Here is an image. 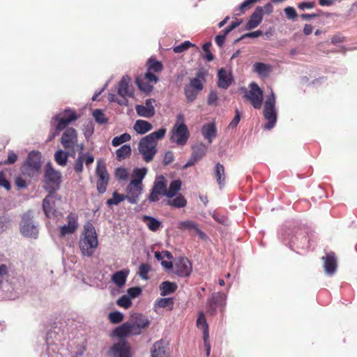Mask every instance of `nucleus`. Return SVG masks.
Masks as SVG:
<instances>
[{
	"label": "nucleus",
	"instance_id": "61",
	"mask_svg": "<svg viewBox=\"0 0 357 357\" xmlns=\"http://www.w3.org/2000/svg\"><path fill=\"white\" fill-rule=\"evenodd\" d=\"M128 173L126 168L119 167L116 170V176L119 179H126L128 178Z\"/></svg>",
	"mask_w": 357,
	"mask_h": 357
},
{
	"label": "nucleus",
	"instance_id": "1",
	"mask_svg": "<svg viewBox=\"0 0 357 357\" xmlns=\"http://www.w3.org/2000/svg\"><path fill=\"white\" fill-rule=\"evenodd\" d=\"M150 321L147 317L140 313H135L131 315L129 321L122 324L113 331V335L119 338H123L131 335H137L142 331L149 327Z\"/></svg>",
	"mask_w": 357,
	"mask_h": 357
},
{
	"label": "nucleus",
	"instance_id": "59",
	"mask_svg": "<svg viewBox=\"0 0 357 357\" xmlns=\"http://www.w3.org/2000/svg\"><path fill=\"white\" fill-rule=\"evenodd\" d=\"M0 186L4 188L6 190H10L11 185L10 182L6 178L3 172H0Z\"/></svg>",
	"mask_w": 357,
	"mask_h": 357
},
{
	"label": "nucleus",
	"instance_id": "39",
	"mask_svg": "<svg viewBox=\"0 0 357 357\" xmlns=\"http://www.w3.org/2000/svg\"><path fill=\"white\" fill-rule=\"evenodd\" d=\"M260 0H245L243 1L238 8L235 10V15H241L245 11L250 10L256 3Z\"/></svg>",
	"mask_w": 357,
	"mask_h": 357
},
{
	"label": "nucleus",
	"instance_id": "40",
	"mask_svg": "<svg viewBox=\"0 0 357 357\" xmlns=\"http://www.w3.org/2000/svg\"><path fill=\"white\" fill-rule=\"evenodd\" d=\"M70 153L64 152L62 150H58L54 154V159L56 162L61 166H65L67 163V160Z\"/></svg>",
	"mask_w": 357,
	"mask_h": 357
},
{
	"label": "nucleus",
	"instance_id": "55",
	"mask_svg": "<svg viewBox=\"0 0 357 357\" xmlns=\"http://www.w3.org/2000/svg\"><path fill=\"white\" fill-rule=\"evenodd\" d=\"M211 45V43H206L202 47V49H203L204 52H205L203 57L204 59L207 60L208 61H211L214 59V56L213 55V54L211 52V51L209 50Z\"/></svg>",
	"mask_w": 357,
	"mask_h": 357
},
{
	"label": "nucleus",
	"instance_id": "51",
	"mask_svg": "<svg viewBox=\"0 0 357 357\" xmlns=\"http://www.w3.org/2000/svg\"><path fill=\"white\" fill-rule=\"evenodd\" d=\"M190 47H195L196 50L199 51V48L196 47L195 44L191 43L190 41H185L181 45L174 47L173 51L175 53H181L189 49Z\"/></svg>",
	"mask_w": 357,
	"mask_h": 357
},
{
	"label": "nucleus",
	"instance_id": "41",
	"mask_svg": "<svg viewBox=\"0 0 357 357\" xmlns=\"http://www.w3.org/2000/svg\"><path fill=\"white\" fill-rule=\"evenodd\" d=\"M127 273L123 271H119L116 272L112 275V281L118 287H121L123 286L126 281Z\"/></svg>",
	"mask_w": 357,
	"mask_h": 357
},
{
	"label": "nucleus",
	"instance_id": "63",
	"mask_svg": "<svg viewBox=\"0 0 357 357\" xmlns=\"http://www.w3.org/2000/svg\"><path fill=\"white\" fill-rule=\"evenodd\" d=\"M174 160V153L172 151H169L165 154V157L163 159V164L165 165H168L172 163Z\"/></svg>",
	"mask_w": 357,
	"mask_h": 357
},
{
	"label": "nucleus",
	"instance_id": "25",
	"mask_svg": "<svg viewBox=\"0 0 357 357\" xmlns=\"http://www.w3.org/2000/svg\"><path fill=\"white\" fill-rule=\"evenodd\" d=\"M218 86L220 88L227 89L232 82V77L227 70L224 68H221L218 73Z\"/></svg>",
	"mask_w": 357,
	"mask_h": 357
},
{
	"label": "nucleus",
	"instance_id": "43",
	"mask_svg": "<svg viewBox=\"0 0 357 357\" xmlns=\"http://www.w3.org/2000/svg\"><path fill=\"white\" fill-rule=\"evenodd\" d=\"M116 158L119 160H121L128 158L131 154V148L130 145H123L116 151Z\"/></svg>",
	"mask_w": 357,
	"mask_h": 357
},
{
	"label": "nucleus",
	"instance_id": "28",
	"mask_svg": "<svg viewBox=\"0 0 357 357\" xmlns=\"http://www.w3.org/2000/svg\"><path fill=\"white\" fill-rule=\"evenodd\" d=\"M271 70L272 67L270 64L256 62L252 65V71L263 78L267 77L271 72Z\"/></svg>",
	"mask_w": 357,
	"mask_h": 357
},
{
	"label": "nucleus",
	"instance_id": "46",
	"mask_svg": "<svg viewBox=\"0 0 357 357\" xmlns=\"http://www.w3.org/2000/svg\"><path fill=\"white\" fill-rule=\"evenodd\" d=\"M184 92L188 102H193L196 98L199 93V91L195 89L194 88H191V86H188L187 85L184 87Z\"/></svg>",
	"mask_w": 357,
	"mask_h": 357
},
{
	"label": "nucleus",
	"instance_id": "44",
	"mask_svg": "<svg viewBox=\"0 0 357 357\" xmlns=\"http://www.w3.org/2000/svg\"><path fill=\"white\" fill-rule=\"evenodd\" d=\"M178 228L181 230H189L196 231L198 225L197 224L192 220H185L178 223Z\"/></svg>",
	"mask_w": 357,
	"mask_h": 357
},
{
	"label": "nucleus",
	"instance_id": "36",
	"mask_svg": "<svg viewBox=\"0 0 357 357\" xmlns=\"http://www.w3.org/2000/svg\"><path fill=\"white\" fill-rule=\"evenodd\" d=\"M146 173L147 169L145 167L135 169L132 173L134 178L132 179L130 181L132 182L133 184L143 185L142 180L146 175Z\"/></svg>",
	"mask_w": 357,
	"mask_h": 357
},
{
	"label": "nucleus",
	"instance_id": "26",
	"mask_svg": "<svg viewBox=\"0 0 357 357\" xmlns=\"http://www.w3.org/2000/svg\"><path fill=\"white\" fill-rule=\"evenodd\" d=\"M202 134L209 144L217 136V129L214 123H206L202 128Z\"/></svg>",
	"mask_w": 357,
	"mask_h": 357
},
{
	"label": "nucleus",
	"instance_id": "58",
	"mask_svg": "<svg viewBox=\"0 0 357 357\" xmlns=\"http://www.w3.org/2000/svg\"><path fill=\"white\" fill-rule=\"evenodd\" d=\"M284 11L287 17L289 20H294L298 17L297 13L293 7L288 6L284 8Z\"/></svg>",
	"mask_w": 357,
	"mask_h": 357
},
{
	"label": "nucleus",
	"instance_id": "50",
	"mask_svg": "<svg viewBox=\"0 0 357 357\" xmlns=\"http://www.w3.org/2000/svg\"><path fill=\"white\" fill-rule=\"evenodd\" d=\"M123 314L119 312H112L108 315V319L112 324H116L121 323L123 320Z\"/></svg>",
	"mask_w": 357,
	"mask_h": 357
},
{
	"label": "nucleus",
	"instance_id": "57",
	"mask_svg": "<svg viewBox=\"0 0 357 357\" xmlns=\"http://www.w3.org/2000/svg\"><path fill=\"white\" fill-rule=\"evenodd\" d=\"M218 100V95L216 91H211L207 98V103L208 105H217Z\"/></svg>",
	"mask_w": 357,
	"mask_h": 357
},
{
	"label": "nucleus",
	"instance_id": "23",
	"mask_svg": "<svg viewBox=\"0 0 357 357\" xmlns=\"http://www.w3.org/2000/svg\"><path fill=\"white\" fill-rule=\"evenodd\" d=\"M263 8L261 6H258L251 15L249 20L245 24L246 30H251L259 25L263 19Z\"/></svg>",
	"mask_w": 357,
	"mask_h": 357
},
{
	"label": "nucleus",
	"instance_id": "54",
	"mask_svg": "<svg viewBox=\"0 0 357 357\" xmlns=\"http://www.w3.org/2000/svg\"><path fill=\"white\" fill-rule=\"evenodd\" d=\"M116 304L120 307L128 309L131 306L132 302L128 296L124 295L116 301Z\"/></svg>",
	"mask_w": 357,
	"mask_h": 357
},
{
	"label": "nucleus",
	"instance_id": "10",
	"mask_svg": "<svg viewBox=\"0 0 357 357\" xmlns=\"http://www.w3.org/2000/svg\"><path fill=\"white\" fill-rule=\"evenodd\" d=\"M41 165V154L39 151H32L27 157L26 162L22 167V172L29 176L37 172Z\"/></svg>",
	"mask_w": 357,
	"mask_h": 357
},
{
	"label": "nucleus",
	"instance_id": "48",
	"mask_svg": "<svg viewBox=\"0 0 357 357\" xmlns=\"http://www.w3.org/2000/svg\"><path fill=\"white\" fill-rule=\"evenodd\" d=\"M197 326L198 328H203L204 333H208V326L206 322L205 314L203 312H199L197 319Z\"/></svg>",
	"mask_w": 357,
	"mask_h": 357
},
{
	"label": "nucleus",
	"instance_id": "35",
	"mask_svg": "<svg viewBox=\"0 0 357 357\" xmlns=\"http://www.w3.org/2000/svg\"><path fill=\"white\" fill-rule=\"evenodd\" d=\"M207 147L203 143L192 146V155L198 161L200 160L206 153Z\"/></svg>",
	"mask_w": 357,
	"mask_h": 357
},
{
	"label": "nucleus",
	"instance_id": "62",
	"mask_svg": "<svg viewBox=\"0 0 357 357\" xmlns=\"http://www.w3.org/2000/svg\"><path fill=\"white\" fill-rule=\"evenodd\" d=\"M242 20H236L234 22H232L229 26H228L225 30L224 33L227 35L229 33H230L233 29L238 27L241 23Z\"/></svg>",
	"mask_w": 357,
	"mask_h": 357
},
{
	"label": "nucleus",
	"instance_id": "31",
	"mask_svg": "<svg viewBox=\"0 0 357 357\" xmlns=\"http://www.w3.org/2000/svg\"><path fill=\"white\" fill-rule=\"evenodd\" d=\"M205 82L204 75V73L199 72L196 74L195 77L190 79L189 84H186L188 86H191V88H194L199 92H200L204 86L203 83Z\"/></svg>",
	"mask_w": 357,
	"mask_h": 357
},
{
	"label": "nucleus",
	"instance_id": "22",
	"mask_svg": "<svg viewBox=\"0 0 357 357\" xmlns=\"http://www.w3.org/2000/svg\"><path fill=\"white\" fill-rule=\"evenodd\" d=\"M43 208L45 215L48 218L57 216V211L55 209L54 195L49 194L43 201Z\"/></svg>",
	"mask_w": 357,
	"mask_h": 357
},
{
	"label": "nucleus",
	"instance_id": "6",
	"mask_svg": "<svg viewBox=\"0 0 357 357\" xmlns=\"http://www.w3.org/2000/svg\"><path fill=\"white\" fill-rule=\"evenodd\" d=\"M275 103V95L271 91V94L266 97L263 111L264 119L268 121L264 126L265 129L271 130L275 126L277 121Z\"/></svg>",
	"mask_w": 357,
	"mask_h": 357
},
{
	"label": "nucleus",
	"instance_id": "45",
	"mask_svg": "<svg viewBox=\"0 0 357 357\" xmlns=\"http://www.w3.org/2000/svg\"><path fill=\"white\" fill-rule=\"evenodd\" d=\"M112 196L113 197L112 199H108L106 202V204L109 206L112 205H118L120 202L126 199L125 195L119 194L116 191L113 192Z\"/></svg>",
	"mask_w": 357,
	"mask_h": 357
},
{
	"label": "nucleus",
	"instance_id": "29",
	"mask_svg": "<svg viewBox=\"0 0 357 357\" xmlns=\"http://www.w3.org/2000/svg\"><path fill=\"white\" fill-rule=\"evenodd\" d=\"M151 353V357H167L165 341L160 340L155 342L152 347Z\"/></svg>",
	"mask_w": 357,
	"mask_h": 357
},
{
	"label": "nucleus",
	"instance_id": "17",
	"mask_svg": "<svg viewBox=\"0 0 357 357\" xmlns=\"http://www.w3.org/2000/svg\"><path fill=\"white\" fill-rule=\"evenodd\" d=\"M20 231L24 236L36 237L38 234L36 226L33 224L30 213H26L23 215L20 222Z\"/></svg>",
	"mask_w": 357,
	"mask_h": 357
},
{
	"label": "nucleus",
	"instance_id": "19",
	"mask_svg": "<svg viewBox=\"0 0 357 357\" xmlns=\"http://www.w3.org/2000/svg\"><path fill=\"white\" fill-rule=\"evenodd\" d=\"M321 259L324 261V269L326 274L333 275L337 268V260L336 255L334 252H329L322 257Z\"/></svg>",
	"mask_w": 357,
	"mask_h": 357
},
{
	"label": "nucleus",
	"instance_id": "4",
	"mask_svg": "<svg viewBox=\"0 0 357 357\" xmlns=\"http://www.w3.org/2000/svg\"><path fill=\"white\" fill-rule=\"evenodd\" d=\"M78 115L71 109H65L63 112L55 115L52 118L51 126L54 127V132H52L49 138L52 140L58 133L65 129L70 123L78 119Z\"/></svg>",
	"mask_w": 357,
	"mask_h": 357
},
{
	"label": "nucleus",
	"instance_id": "47",
	"mask_svg": "<svg viewBox=\"0 0 357 357\" xmlns=\"http://www.w3.org/2000/svg\"><path fill=\"white\" fill-rule=\"evenodd\" d=\"M130 139H131V137L129 134L123 133V134L121 135L120 136L114 137L112 141V144L114 146H118L124 142L130 141Z\"/></svg>",
	"mask_w": 357,
	"mask_h": 357
},
{
	"label": "nucleus",
	"instance_id": "49",
	"mask_svg": "<svg viewBox=\"0 0 357 357\" xmlns=\"http://www.w3.org/2000/svg\"><path fill=\"white\" fill-rule=\"evenodd\" d=\"M93 116L95 119L96 121L99 124H105L108 121L104 112L99 109H95L93 112Z\"/></svg>",
	"mask_w": 357,
	"mask_h": 357
},
{
	"label": "nucleus",
	"instance_id": "27",
	"mask_svg": "<svg viewBox=\"0 0 357 357\" xmlns=\"http://www.w3.org/2000/svg\"><path fill=\"white\" fill-rule=\"evenodd\" d=\"M213 174L220 188H222L226 181V174L224 165L218 162L214 167Z\"/></svg>",
	"mask_w": 357,
	"mask_h": 357
},
{
	"label": "nucleus",
	"instance_id": "18",
	"mask_svg": "<svg viewBox=\"0 0 357 357\" xmlns=\"http://www.w3.org/2000/svg\"><path fill=\"white\" fill-rule=\"evenodd\" d=\"M94 162V156L93 154L87 153H79L77 158L73 164V169L77 173H82L84 170L83 165L85 163L87 168Z\"/></svg>",
	"mask_w": 357,
	"mask_h": 357
},
{
	"label": "nucleus",
	"instance_id": "38",
	"mask_svg": "<svg viewBox=\"0 0 357 357\" xmlns=\"http://www.w3.org/2000/svg\"><path fill=\"white\" fill-rule=\"evenodd\" d=\"M142 220L146 224L148 228L152 231H155L162 227V223L153 217L144 215Z\"/></svg>",
	"mask_w": 357,
	"mask_h": 357
},
{
	"label": "nucleus",
	"instance_id": "21",
	"mask_svg": "<svg viewBox=\"0 0 357 357\" xmlns=\"http://www.w3.org/2000/svg\"><path fill=\"white\" fill-rule=\"evenodd\" d=\"M155 102V100L150 98L145 101V105H137L135 109L137 114L140 116L151 118L155 114V109L153 104Z\"/></svg>",
	"mask_w": 357,
	"mask_h": 357
},
{
	"label": "nucleus",
	"instance_id": "33",
	"mask_svg": "<svg viewBox=\"0 0 357 357\" xmlns=\"http://www.w3.org/2000/svg\"><path fill=\"white\" fill-rule=\"evenodd\" d=\"M152 128V124L144 120H137L134 125L135 130L141 135L150 131Z\"/></svg>",
	"mask_w": 357,
	"mask_h": 357
},
{
	"label": "nucleus",
	"instance_id": "32",
	"mask_svg": "<svg viewBox=\"0 0 357 357\" xmlns=\"http://www.w3.org/2000/svg\"><path fill=\"white\" fill-rule=\"evenodd\" d=\"M147 71L146 73H160L163 70L162 63L156 60L155 58L151 57L146 62Z\"/></svg>",
	"mask_w": 357,
	"mask_h": 357
},
{
	"label": "nucleus",
	"instance_id": "8",
	"mask_svg": "<svg viewBox=\"0 0 357 357\" xmlns=\"http://www.w3.org/2000/svg\"><path fill=\"white\" fill-rule=\"evenodd\" d=\"M96 175L97 176V190L100 194H103L106 192L109 181V174L104 160L100 159L97 161Z\"/></svg>",
	"mask_w": 357,
	"mask_h": 357
},
{
	"label": "nucleus",
	"instance_id": "15",
	"mask_svg": "<svg viewBox=\"0 0 357 357\" xmlns=\"http://www.w3.org/2000/svg\"><path fill=\"white\" fill-rule=\"evenodd\" d=\"M158 79V77L154 73H146L137 77L135 82L142 91L150 93L153 90V85L156 84Z\"/></svg>",
	"mask_w": 357,
	"mask_h": 357
},
{
	"label": "nucleus",
	"instance_id": "24",
	"mask_svg": "<svg viewBox=\"0 0 357 357\" xmlns=\"http://www.w3.org/2000/svg\"><path fill=\"white\" fill-rule=\"evenodd\" d=\"M67 220L68 224L60 227L61 237L74 233L78 227L77 218L73 214H69L67 216Z\"/></svg>",
	"mask_w": 357,
	"mask_h": 357
},
{
	"label": "nucleus",
	"instance_id": "2",
	"mask_svg": "<svg viewBox=\"0 0 357 357\" xmlns=\"http://www.w3.org/2000/svg\"><path fill=\"white\" fill-rule=\"evenodd\" d=\"M166 133L165 128H160L158 131L144 137L139 142L138 150L143 155L146 162L151 161L156 153L158 140L164 137Z\"/></svg>",
	"mask_w": 357,
	"mask_h": 357
},
{
	"label": "nucleus",
	"instance_id": "16",
	"mask_svg": "<svg viewBox=\"0 0 357 357\" xmlns=\"http://www.w3.org/2000/svg\"><path fill=\"white\" fill-rule=\"evenodd\" d=\"M161 196H166V179L163 176L155 180L148 199L150 202H155Z\"/></svg>",
	"mask_w": 357,
	"mask_h": 357
},
{
	"label": "nucleus",
	"instance_id": "13",
	"mask_svg": "<svg viewBox=\"0 0 357 357\" xmlns=\"http://www.w3.org/2000/svg\"><path fill=\"white\" fill-rule=\"evenodd\" d=\"M192 266L190 261L185 257H179L174 259L173 273L179 277H188L192 272Z\"/></svg>",
	"mask_w": 357,
	"mask_h": 357
},
{
	"label": "nucleus",
	"instance_id": "20",
	"mask_svg": "<svg viewBox=\"0 0 357 357\" xmlns=\"http://www.w3.org/2000/svg\"><path fill=\"white\" fill-rule=\"evenodd\" d=\"M143 190V185L133 184L132 182H130L126 188V199L130 204H137L139 201V197L142 194Z\"/></svg>",
	"mask_w": 357,
	"mask_h": 357
},
{
	"label": "nucleus",
	"instance_id": "11",
	"mask_svg": "<svg viewBox=\"0 0 357 357\" xmlns=\"http://www.w3.org/2000/svg\"><path fill=\"white\" fill-rule=\"evenodd\" d=\"M184 116L179 114L177 116V123L174 127L173 133L176 142L179 145H184L189 138V131L186 125L183 123Z\"/></svg>",
	"mask_w": 357,
	"mask_h": 357
},
{
	"label": "nucleus",
	"instance_id": "64",
	"mask_svg": "<svg viewBox=\"0 0 357 357\" xmlns=\"http://www.w3.org/2000/svg\"><path fill=\"white\" fill-rule=\"evenodd\" d=\"M17 159V155L13 151H10L8 152V158L4 162V164L5 165L13 164L16 162Z\"/></svg>",
	"mask_w": 357,
	"mask_h": 357
},
{
	"label": "nucleus",
	"instance_id": "42",
	"mask_svg": "<svg viewBox=\"0 0 357 357\" xmlns=\"http://www.w3.org/2000/svg\"><path fill=\"white\" fill-rule=\"evenodd\" d=\"M167 204L176 208H183L187 204V201L182 195H178L175 198L167 201Z\"/></svg>",
	"mask_w": 357,
	"mask_h": 357
},
{
	"label": "nucleus",
	"instance_id": "53",
	"mask_svg": "<svg viewBox=\"0 0 357 357\" xmlns=\"http://www.w3.org/2000/svg\"><path fill=\"white\" fill-rule=\"evenodd\" d=\"M173 304V299L171 298H160L157 301L156 303L157 306L159 307L165 308L169 307L170 309H172Z\"/></svg>",
	"mask_w": 357,
	"mask_h": 357
},
{
	"label": "nucleus",
	"instance_id": "34",
	"mask_svg": "<svg viewBox=\"0 0 357 357\" xmlns=\"http://www.w3.org/2000/svg\"><path fill=\"white\" fill-rule=\"evenodd\" d=\"M177 285L174 282L164 281L160 285V295L162 296L169 295L176 291Z\"/></svg>",
	"mask_w": 357,
	"mask_h": 357
},
{
	"label": "nucleus",
	"instance_id": "12",
	"mask_svg": "<svg viewBox=\"0 0 357 357\" xmlns=\"http://www.w3.org/2000/svg\"><path fill=\"white\" fill-rule=\"evenodd\" d=\"M107 357H132L130 344L125 340H120L108 350Z\"/></svg>",
	"mask_w": 357,
	"mask_h": 357
},
{
	"label": "nucleus",
	"instance_id": "56",
	"mask_svg": "<svg viewBox=\"0 0 357 357\" xmlns=\"http://www.w3.org/2000/svg\"><path fill=\"white\" fill-rule=\"evenodd\" d=\"M241 120V113L238 109H235V116L228 126L229 129L236 128Z\"/></svg>",
	"mask_w": 357,
	"mask_h": 357
},
{
	"label": "nucleus",
	"instance_id": "14",
	"mask_svg": "<svg viewBox=\"0 0 357 357\" xmlns=\"http://www.w3.org/2000/svg\"><path fill=\"white\" fill-rule=\"evenodd\" d=\"M77 142V133L75 129L68 128L66 129L61 138V143L65 149L70 151V155L75 154V147Z\"/></svg>",
	"mask_w": 357,
	"mask_h": 357
},
{
	"label": "nucleus",
	"instance_id": "52",
	"mask_svg": "<svg viewBox=\"0 0 357 357\" xmlns=\"http://www.w3.org/2000/svg\"><path fill=\"white\" fill-rule=\"evenodd\" d=\"M151 271V266L148 264H142L139 266V275L143 280H148V274Z\"/></svg>",
	"mask_w": 357,
	"mask_h": 357
},
{
	"label": "nucleus",
	"instance_id": "9",
	"mask_svg": "<svg viewBox=\"0 0 357 357\" xmlns=\"http://www.w3.org/2000/svg\"><path fill=\"white\" fill-rule=\"evenodd\" d=\"M249 91L245 90V93L243 97L250 102L255 109H259L261 107L263 103V91L258 84L254 82L249 84Z\"/></svg>",
	"mask_w": 357,
	"mask_h": 357
},
{
	"label": "nucleus",
	"instance_id": "60",
	"mask_svg": "<svg viewBox=\"0 0 357 357\" xmlns=\"http://www.w3.org/2000/svg\"><path fill=\"white\" fill-rule=\"evenodd\" d=\"M142 293V289L139 287H131V288H129L128 289V297L130 298H136L138 296H139Z\"/></svg>",
	"mask_w": 357,
	"mask_h": 357
},
{
	"label": "nucleus",
	"instance_id": "30",
	"mask_svg": "<svg viewBox=\"0 0 357 357\" xmlns=\"http://www.w3.org/2000/svg\"><path fill=\"white\" fill-rule=\"evenodd\" d=\"M130 78L128 76L122 77L119 83L118 94L123 98L126 96L131 97L133 93L129 89Z\"/></svg>",
	"mask_w": 357,
	"mask_h": 357
},
{
	"label": "nucleus",
	"instance_id": "37",
	"mask_svg": "<svg viewBox=\"0 0 357 357\" xmlns=\"http://www.w3.org/2000/svg\"><path fill=\"white\" fill-rule=\"evenodd\" d=\"M181 182L180 180H174L171 182L169 188L166 184V197L168 198L174 197L176 193L180 190Z\"/></svg>",
	"mask_w": 357,
	"mask_h": 357
},
{
	"label": "nucleus",
	"instance_id": "5",
	"mask_svg": "<svg viewBox=\"0 0 357 357\" xmlns=\"http://www.w3.org/2000/svg\"><path fill=\"white\" fill-rule=\"evenodd\" d=\"M61 183V172L56 171L52 167L51 162H47L45 167L44 188L49 194L54 195Z\"/></svg>",
	"mask_w": 357,
	"mask_h": 357
},
{
	"label": "nucleus",
	"instance_id": "3",
	"mask_svg": "<svg viewBox=\"0 0 357 357\" xmlns=\"http://www.w3.org/2000/svg\"><path fill=\"white\" fill-rule=\"evenodd\" d=\"M98 245V237L93 225L91 223L86 224L79 241L82 254L86 257L92 256Z\"/></svg>",
	"mask_w": 357,
	"mask_h": 357
},
{
	"label": "nucleus",
	"instance_id": "7",
	"mask_svg": "<svg viewBox=\"0 0 357 357\" xmlns=\"http://www.w3.org/2000/svg\"><path fill=\"white\" fill-rule=\"evenodd\" d=\"M227 296L222 292H215L210 298L207 299L206 304V313L210 316H215L217 310L220 309L221 313H223L226 307Z\"/></svg>",
	"mask_w": 357,
	"mask_h": 357
}]
</instances>
